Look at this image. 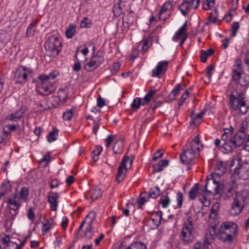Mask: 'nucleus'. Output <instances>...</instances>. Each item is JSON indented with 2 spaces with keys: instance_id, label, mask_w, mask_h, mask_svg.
I'll return each mask as SVG.
<instances>
[{
  "instance_id": "obj_1",
  "label": "nucleus",
  "mask_w": 249,
  "mask_h": 249,
  "mask_svg": "<svg viewBox=\"0 0 249 249\" xmlns=\"http://www.w3.org/2000/svg\"><path fill=\"white\" fill-rule=\"evenodd\" d=\"M245 88L242 85L231 89L229 97L230 108L234 111H238L242 114H245L249 109L245 101Z\"/></svg>"
},
{
  "instance_id": "obj_2",
  "label": "nucleus",
  "mask_w": 249,
  "mask_h": 249,
  "mask_svg": "<svg viewBox=\"0 0 249 249\" xmlns=\"http://www.w3.org/2000/svg\"><path fill=\"white\" fill-rule=\"evenodd\" d=\"M59 72L54 70L48 74H40L38 76V81L36 85L37 93L42 96H48L52 93L55 89L54 83L52 80L55 79Z\"/></svg>"
},
{
  "instance_id": "obj_3",
  "label": "nucleus",
  "mask_w": 249,
  "mask_h": 249,
  "mask_svg": "<svg viewBox=\"0 0 249 249\" xmlns=\"http://www.w3.org/2000/svg\"><path fill=\"white\" fill-rule=\"evenodd\" d=\"M238 226L232 221L222 222L219 228V239L223 242L231 243L237 237Z\"/></svg>"
},
{
  "instance_id": "obj_4",
  "label": "nucleus",
  "mask_w": 249,
  "mask_h": 249,
  "mask_svg": "<svg viewBox=\"0 0 249 249\" xmlns=\"http://www.w3.org/2000/svg\"><path fill=\"white\" fill-rule=\"evenodd\" d=\"M243 72L241 58L239 57L236 59L235 64L232 66L231 84V89L236 88L238 85H242L244 87V86L248 84V82L243 79L241 77Z\"/></svg>"
},
{
  "instance_id": "obj_5",
  "label": "nucleus",
  "mask_w": 249,
  "mask_h": 249,
  "mask_svg": "<svg viewBox=\"0 0 249 249\" xmlns=\"http://www.w3.org/2000/svg\"><path fill=\"white\" fill-rule=\"evenodd\" d=\"M62 46L60 37L58 35L50 36L45 43V48L50 56L54 57L60 52Z\"/></svg>"
},
{
  "instance_id": "obj_6",
  "label": "nucleus",
  "mask_w": 249,
  "mask_h": 249,
  "mask_svg": "<svg viewBox=\"0 0 249 249\" xmlns=\"http://www.w3.org/2000/svg\"><path fill=\"white\" fill-rule=\"evenodd\" d=\"M32 72L31 68L19 66L14 72L13 81L16 84L24 85L31 78Z\"/></svg>"
},
{
  "instance_id": "obj_7",
  "label": "nucleus",
  "mask_w": 249,
  "mask_h": 249,
  "mask_svg": "<svg viewBox=\"0 0 249 249\" xmlns=\"http://www.w3.org/2000/svg\"><path fill=\"white\" fill-rule=\"evenodd\" d=\"M202 146L199 135H197L190 142L188 148V164H193L196 162V158L198 155Z\"/></svg>"
},
{
  "instance_id": "obj_8",
  "label": "nucleus",
  "mask_w": 249,
  "mask_h": 249,
  "mask_svg": "<svg viewBox=\"0 0 249 249\" xmlns=\"http://www.w3.org/2000/svg\"><path fill=\"white\" fill-rule=\"evenodd\" d=\"M96 217V214L95 212H90L85 217L84 221L81 224L76 232V237L78 236L79 231L82 229L84 225L86 223L88 226L84 231V237L87 239H90L93 235L92 224Z\"/></svg>"
},
{
  "instance_id": "obj_9",
  "label": "nucleus",
  "mask_w": 249,
  "mask_h": 249,
  "mask_svg": "<svg viewBox=\"0 0 249 249\" xmlns=\"http://www.w3.org/2000/svg\"><path fill=\"white\" fill-rule=\"evenodd\" d=\"M219 177L216 176L215 173H212L207 176L205 185V189L207 192L214 195L220 193L223 185L217 180V178Z\"/></svg>"
},
{
  "instance_id": "obj_10",
  "label": "nucleus",
  "mask_w": 249,
  "mask_h": 249,
  "mask_svg": "<svg viewBox=\"0 0 249 249\" xmlns=\"http://www.w3.org/2000/svg\"><path fill=\"white\" fill-rule=\"evenodd\" d=\"M246 137V134L236 133L233 137L229 139V142H227L224 145V149L228 152L232 151L243 143Z\"/></svg>"
},
{
  "instance_id": "obj_11",
  "label": "nucleus",
  "mask_w": 249,
  "mask_h": 249,
  "mask_svg": "<svg viewBox=\"0 0 249 249\" xmlns=\"http://www.w3.org/2000/svg\"><path fill=\"white\" fill-rule=\"evenodd\" d=\"M133 160L130 158L125 156L118 168V172L116 176V180L118 182L123 181L126 174L127 170L130 168Z\"/></svg>"
},
{
  "instance_id": "obj_12",
  "label": "nucleus",
  "mask_w": 249,
  "mask_h": 249,
  "mask_svg": "<svg viewBox=\"0 0 249 249\" xmlns=\"http://www.w3.org/2000/svg\"><path fill=\"white\" fill-rule=\"evenodd\" d=\"M239 160H235L232 161L230 166L231 171H234L235 174L240 176V178H243L245 179L248 177L249 174V165L247 163H242L240 164Z\"/></svg>"
},
{
  "instance_id": "obj_13",
  "label": "nucleus",
  "mask_w": 249,
  "mask_h": 249,
  "mask_svg": "<svg viewBox=\"0 0 249 249\" xmlns=\"http://www.w3.org/2000/svg\"><path fill=\"white\" fill-rule=\"evenodd\" d=\"M104 57L102 53L97 52L90 59L89 62L85 65V69L87 71H92L97 68L104 62Z\"/></svg>"
},
{
  "instance_id": "obj_14",
  "label": "nucleus",
  "mask_w": 249,
  "mask_h": 249,
  "mask_svg": "<svg viewBox=\"0 0 249 249\" xmlns=\"http://www.w3.org/2000/svg\"><path fill=\"white\" fill-rule=\"evenodd\" d=\"M216 237L219 239V231H217L216 226L209 227V232L206 234L203 242L204 248L208 249L211 243Z\"/></svg>"
},
{
  "instance_id": "obj_15",
  "label": "nucleus",
  "mask_w": 249,
  "mask_h": 249,
  "mask_svg": "<svg viewBox=\"0 0 249 249\" xmlns=\"http://www.w3.org/2000/svg\"><path fill=\"white\" fill-rule=\"evenodd\" d=\"M187 38V20L183 25L175 33L173 40L175 42L180 41L179 46L181 47Z\"/></svg>"
},
{
  "instance_id": "obj_16",
  "label": "nucleus",
  "mask_w": 249,
  "mask_h": 249,
  "mask_svg": "<svg viewBox=\"0 0 249 249\" xmlns=\"http://www.w3.org/2000/svg\"><path fill=\"white\" fill-rule=\"evenodd\" d=\"M168 63L167 61L159 62L155 68L152 70V76L159 77L160 75L164 74L167 70Z\"/></svg>"
},
{
  "instance_id": "obj_17",
  "label": "nucleus",
  "mask_w": 249,
  "mask_h": 249,
  "mask_svg": "<svg viewBox=\"0 0 249 249\" xmlns=\"http://www.w3.org/2000/svg\"><path fill=\"white\" fill-rule=\"evenodd\" d=\"M59 196L58 193L50 191L47 196L48 201L50 203V208L53 211H55L58 206V198Z\"/></svg>"
},
{
  "instance_id": "obj_18",
  "label": "nucleus",
  "mask_w": 249,
  "mask_h": 249,
  "mask_svg": "<svg viewBox=\"0 0 249 249\" xmlns=\"http://www.w3.org/2000/svg\"><path fill=\"white\" fill-rule=\"evenodd\" d=\"M25 111V108L21 107L18 109L7 116L6 119L11 121L18 122L24 117Z\"/></svg>"
},
{
  "instance_id": "obj_19",
  "label": "nucleus",
  "mask_w": 249,
  "mask_h": 249,
  "mask_svg": "<svg viewBox=\"0 0 249 249\" xmlns=\"http://www.w3.org/2000/svg\"><path fill=\"white\" fill-rule=\"evenodd\" d=\"M243 209V207L240 204V201L236 197L233 199L231 209V214L233 215H236L240 213Z\"/></svg>"
},
{
  "instance_id": "obj_20",
  "label": "nucleus",
  "mask_w": 249,
  "mask_h": 249,
  "mask_svg": "<svg viewBox=\"0 0 249 249\" xmlns=\"http://www.w3.org/2000/svg\"><path fill=\"white\" fill-rule=\"evenodd\" d=\"M204 115V112L201 111L197 115H194V112L192 111L190 115L192 120L190 122V126H197L202 122V118Z\"/></svg>"
},
{
  "instance_id": "obj_21",
  "label": "nucleus",
  "mask_w": 249,
  "mask_h": 249,
  "mask_svg": "<svg viewBox=\"0 0 249 249\" xmlns=\"http://www.w3.org/2000/svg\"><path fill=\"white\" fill-rule=\"evenodd\" d=\"M124 143L122 140L116 142L112 147V151L115 155H121L124 150Z\"/></svg>"
},
{
  "instance_id": "obj_22",
  "label": "nucleus",
  "mask_w": 249,
  "mask_h": 249,
  "mask_svg": "<svg viewBox=\"0 0 249 249\" xmlns=\"http://www.w3.org/2000/svg\"><path fill=\"white\" fill-rule=\"evenodd\" d=\"M185 87L186 85L184 83L178 84L175 87V88L169 95V99L170 101L176 99L177 96L179 93V91L183 90L185 88Z\"/></svg>"
},
{
  "instance_id": "obj_23",
  "label": "nucleus",
  "mask_w": 249,
  "mask_h": 249,
  "mask_svg": "<svg viewBox=\"0 0 249 249\" xmlns=\"http://www.w3.org/2000/svg\"><path fill=\"white\" fill-rule=\"evenodd\" d=\"M17 194H16L14 195L13 197L8 198L7 200L8 206L10 208V209L15 211L18 210L20 206V204L17 201Z\"/></svg>"
},
{
  "instance_id": "obj_24",
  "label": "nucleus",
  "mask_w": 249,
  "mask_h": 249,
  "mask_svg": "<svg viewBox=\"0 0 249 249\" xmlns=\"http://www.w3.org/2000/svg\"><path fill=\"white\" fill-rule=\"evenodd\" d=\"M102 191L98 187L96 186L91 189L88 194L92 201L95 200L101 196Z\"/></svg>"
},
{
  "instance_id": "obj_25",
  "label": "nucleus",
  "mask_w": 249,
  "mask_h": 249,
  "mask_svg": "<svg viewBox=\"0 0 249 249\" xmlns=\"http://www.w3.org/2000/svg\"><path fill=\"white\" fill-rule=\"evenodd\" d=\"M248 127V122L246 120L236 123L234 128L238 133H244L246 134V130Z\"/></svg>"
},
{
  "instance_id": "obj_26",
  "label": "nucleus",
  "mask_w": 249,
  "mask_h": 249,
  "mask_svg": "<svg viewBox=\"0 0 249 249\" xmlns=\"http://www.w3.org/2000/svg\"><path fill=\"white\" fill-rule=\"evenodd\" d=\"M226 164L222 161H218L215 166V170L217 171L216 176H219L221 174H224L226 171Z\"/></svg>"
},
{
  "instance_id": "obj_27",
  "label": "nucleus",
  "mask_w": 249,
  "mask_h": 249,
  "mask_svg": "<svg viewBox=\"0 0 249 249\" xmlns=\"http://www.w3.org/2000/svg\"><path fill=\"white\" fill-rule=\"evenodd\" d=\"M190 218H191V217H189V218H188L187 228H188V233L189 234V236L188 237V241H192L193 240V239L196 235V231H195V229L193 227L192 222L190 220Z\"/></svg>"
},
{
  "instance_id": "obj_28",
  "label": "nucleus",
  "mask_w": 249,
  "mask_h": 249,
  "mask_svg": "<svg viewBox=\"0 0 249 249\" xmlns=\"http://www.w3.org/2000/svg\"><path fill=\"white\" fill-rule=\"evenodd\" d=\"M58 97L63 103H65L68 100L69 95L68 91L66 90V88H60L58 90Z\"/></svg>"
},
{
  "instance_id": "obj_29",
  "label": "nucleus",
  "mask_w": 249,
  "mask_h": 249,
  "mask_svg": "<svg viewBox=\"0 0 249 249\" xmlns=\"http://www.w3.org/2000/svg\"><path fill=\"white\" fill-rule=\"evenodd\" d=\"M215 51L212 48H210L207 51H201V60L202 62L205 63L209 56L212 55Z\"/></svg>"
},
{
  "instance_id": "obj_30",
  "label": "nucleus",
  "mask_w": 249,
  "mask_h": 249,
  "mask_svg": "<svg viewBox=\"0 0 249 249\" xmlns=\"http://www.w3.org/2000/svg\"><path fill=\"white\" fill-rule=\"evenodd\" d=\"M76 33V26L71 24L69 25L65 31V35L67 38H72Z\"/></svg>"
},
{
  "instance_id": "obj_31",
  "label": "nucleus",
  "mask_w": 249,
  "mask_h": 249,
  "mask_svg": "<svg viewBox=\"0 0 249 249\" xmlns=\"http://www.w3.org/2000/svg\"><path fill=\"white\" fill-rule=\"evenodd\" d=\"M158 90L157 89H151L145 95L143 99L142 105L148 104L151 101L152 97L157 93Z\"/></svg>"
},
{
  "instance_id": "obj_32",
  "label": "nucleus",
  "mask_w": 249,
  "mask_h": 249,
  "mask_svg": "<svg viewBox=\"0 0 249 249\" xmlns=\"http://www.w3.org/2000/svg\"><path fill=\"white\" fill-rule=\"evenodd\" d=\"M158 90L157 89H151L145 95L143 99L142 105L148 104L151 101L152 97L157 93Z\"/></svg>"
},
{
  "instance_id": "obj_33",
  "label": "nucleus",
  "mask_w": 249,
  "mask_h": 249,
  "mask_svg": "<svg viewBox=\"0 0 249 249\" xmlns=\"http://www.w3.org/2000/svg\"><path fill=\"white\" fill-rule=\"evenodd\" d=\"M219 206L220 205L218 202H215L213 204L209 215L210 218L214 219L217 216L219 209Z\"/></svg>"
},
{
  "instance_id": "obj_34",
  "label": "nucleus",
  "mask_w": 249,
  "mask_h": 249,
  "mask_svg": "<svg viewBox=\"0 0 249 249\" xmlns=\"http://www.w3.org/2000/svg\"><path fill=\"white\" fill-rule=\"evenodd\" d=\"M58 130L53 127V130L51 131L47 136L48 141L50 142H53L57 139Z\"/></svg>"
},
{
  "instance_id": "obj_35",
  "label": "nucleus",
  "mask_w": 249,
  "mask_h": 249,
  "mask_svg": "<svg viewBox=\"0 0 249 249\" xmlns=\"http://www.w3.org/2000/svg\"><path fill=\"white\" fill-rule=\"evenodd\" d=\"M142 98L137 97L135 98L132 103L131 104V107H132L133 111H137L142 105Z\"/></svg>"
},
{
  "instance_id": "obj_36",
  "label": "nucleus",
  "mask_w": 249,
  "mask_h": 249,
  "mask_svg": "<svg viewBox=\"0 0 249 249\" xmlns=\"http://www.w3.org/2000/svg\"><path fill=\"white\" fill-rule=\"evenodd\" d=\"M19 194L20 198L23 201H26L29 195V191L26 187H22Z\"/></svg>"
},
{
  "instance_id": "obj_37",
  "label": "nucleus",
  "mask_w": 249,
  "mask_h": 249,
  "mask_svg": "<svg viewBox=\"0 0 249 249\" xmlns=\"http://www.w3.org/2000/svg\"><path fill=\"white\" fill-rule=\"evenodd\" d=\"M125 249H147L146 246L141 242L131 244Z\"/></svg>"
},
{
  "instance_id": "obj_38",
  "label": "nucleus",
  "mask_w": 249,
  "mask_h": 249,
  "mask_svg": "<svg viewBox=\"0 0 249 249\" xmlns=\"http://www.w3.org/2000/svg\"><path fill=\"white\" fill-rule=\"evenodd\" d=\"M160 190L158 187H155L150 189L149 192V196L152 198H156L160 195Z\"/></svg>"
},
{
  "instance_id": "obj_39",
  "label": "nucleus",
  "mask_w": 249,
  "mask_h": 249,
  "mask_svg": "<svg viewBox=\"0 0 249 249\" xmlns=\"http://www.w3.org/2000/svg\"><path fill=\"white\" fill-rule=\"evenodd\" d=\"M214 4V0H203L202 2L203 9L208 10L213 7Z\"/></svg>"
},
{
  "instance_id": "obj_40",
  "label": "nucleus",
  "mask_w": 249,
  "mask_h": 249,
  "mask_svg": "<svg viewBox=\"0 0 249 249\" xmlns=\"http://www.w3.org/2000/svg\"><path fill=\"white\" fill-rule=\"evenodd\" d=\"M199 184L196 183L189 192V197L191 199H195L198 194V189Z\"/></svg>"
},
{
  "instance_id": "obj_41",
  "label": "nucleus",
  "mask_w": 249,
  "mask_h": 249,
  "mask_svg": "<svg viewBox=\"0 0 249 249\" xmlns=\"http://www.w3.org/2000/svg\"><path fill=\"white\" fill-rule=\"evenodd\" d=\"M180 162L183 165L187 164V149L184 147L182 149V152L179 155Z\"/></svg>"
},
{
  "instance_id": "obj_42",
  "label": "nucleus",
  "mask_w": 249,
  "mask_h": 249,
  "mask_svg": "<svg viewBox=\"0 0 249 249\" xmlns=\"http://www.w3.org/2000/svg\"><path fill=\"white\" fill-rule=\"evenodd\" d=\"M218 16V10L217 9H215L213 12L210 14V15L208 18V22L214 23L217 20Z\"/></svg>"
},
{
  "instance_id": "obj_43",
  "label": "nucleus",
  "mask_w": 249,
  "mask_h": 249,
  "mask_svg": "<svg viewBox=\"0 0 249 249\" xmlns=\"http://www.w3.org/2000/svg\"><path fill=\"white\" fill-rule=\"evenodd\" d=\"M172 9V5L170 1H167L162 5L160 9V11L167 13H171Z\"/></svg>"
},
{
  "instance_id": "obj_44",
  "label": "nucleus",
  "mask_w": 249,
  "mask_h": 249,
  "mask_svg": "<svg viewBox=\"0 0 249 249\" xmlns=\"http://www.w3.org/2000/svg\"><path fill=\"white\" fill-rule=\"evenodd\" d=\"M102 151V147L100 146H97L96 147V149L94 150L92 152L93 160L96 161L99 159V155L101 154Z\"/></svg>"
},
{
  "instance_id": "obj_45",
  "label": "nucleus",
  "mask_w": 249,
  "mask_h": 249,
  "mask_svg": "<svg viewBox=\"0 0 249 249\" xmlns=\"http://www.w3.org/2000/svg\"><path fill=\"white\" fill-rule=\"evenodd\" d=\"M167 194L165 196H162L160 199V203L161 204L163 208H166L168 207L170 203V199Z\"/></svg>"
},
{
  "instance_id": "obj_46",
  "label": "nucleus",
  "mask_w": 249,
  "mask_h": 249,
  "mask_svg": "<svg viewBox=\"0 0 249 249\" xmlns=\"http://www.w3.org/2000/svg\"><path fill=\"white\" fill-rule=\"evenodd\" d=\"M109 69L112 74H115L119 71L120 69V64L118 62H114L110 67Z\"/></svg>"
},
{
  "instance_id": "obj_47",
  "label": "nucleus",
  "mask_w": 249,
  "mask_h": 249,
  "mask_svg": "<svg viewBox=\"0 0 249 249\" xmlns=\"http://www.w3.org/2000/svg\"><path fill=\"white\" fill-rule=\"evenodd\" d=\"M200 0H192L190 1H188V9L189 8L196 9L199 5Z\"/></svg>"
},
{
  "instance_id": "obj_48",
  "label": "nucleus",
  "mask_w": 249,
  "mask_h": 249,
  "mask_svg": "<svg viewBox=\"0 0 249 249\" xmlns=\"http://www.w3.org/2000/svg\"><path fill=\"white\" fill-rule=\"evenodd\" d=\"M12 241H10V237L9 235H6L3 237L1 238L0 240V245H3L4 247H7L10 243Z\"/></svg>"
},
{
  "instance_id": "obj_49",
  "label": "nucleus",
  "mask_w": 249,
  "mask_h": 249,
  "mask_svg": "<svg viewBox=\"0 0 249 249\" xmlns=\"http://www.w3.org/2000/svg\"><path fill=\"white\" fill-rule=\"evenodd\" d=\"M186 235H187V224L184 222L183 224V227L182 228V231H181L180 237L185 243H186V242L187 241V240H186Z\"/></svg>"
},
{
  "instance_id": "obj_50",
  "label": "nucleus",
  "mask_w": 249,
  "mask_h": 249,
  "mask_svg": "<svg viewBox=\"0 0 249 249\" xmlns=\"http://www.w3.org/2000/svg\"><path fill=\"white\" fill-rule=\"evenodd\" d=\"M171 14V13H167L160 10L159 14V19L165 21L170 16Z\"/></svg>"
},
{
  "instance_id": "obj_51",
  "label": "nucleus",
  "mask_w": 249,
  "mask_h": 249,
  "mask_svg": "<svg viewBox=\"0 0 249 249\" xmlns=\"http://www.w3.org/2000/svg\"><path fill=\"white\" fill-rule=\"evenodd\" d=\"M100 118H97V120H94L93 124V128H92V133L96 135L97 132L100 127Z\"/></svg>"
},
{
  "instance_id": "obj_52",
  "label": "nucleus",
  "mask_w": 249,
  "mask_h": 249,
  "mask_svg": "<svg viewBox=\"0 0 249 249\" xmlns=\"http://www.w3.org/2000/svg\"><path fill=\"white\" fill-rule=\"evenodd\" d=\"M150 42L151 40L148 39H145L143 41V44L142 47V51L143 53H144L148 50L150 44H151Z\"/></svg>"
},
{
  "instance_id": "obj_53",
  "label": "nucleus",
  "mask_w": 249,
  "mask_h": 249,
  "mask_svg": "<svg viewBox=\"0 0 249 249\" xmlns=\"http://www.w3.org/2000/svg\"><path fill=\"white\" fill-rule=\"evenodd\" d=\"M214 66L213 64L208 66L206 69V76L209 78V81H210V80L212 78V71L214 70Z\"/></svg>"
},
{
  "instance_id": "obj_54",
  "label": "nucleus",
  "mask_w": 249,
  "mask_h": 249,
  "mask_svg": "<svg viewBox=\"0 0 249 249\" xmlns=\"http://www.w3.org/2000/svg\"><path fill=\"white\" fill-rule=\"evenodd\" d=\"M239 28V24L238 22H234L232 23L231 26L232 35L231 36H235L236 35L237 32Z\"/></svg>"
},
{
  "instance_id": "obj_55",
  "label": "nucleus",
  "mask_w": 249,
  "mask_h": 249,
  "mask_svg": "<svg viewBox=\"0 0 249 249\" xmlns=\"http://www.w3.org/2000/svg\"><path fill=\"white\" fill-rule=\"evenodd\" d=\"M160 105L161 103L160 102H154L150 105L149 108L148 109V112L150 113L153 112L155 109H156L158 107H160Z\"/></svg>"
},
{
  "instance_id": "obj_56",
  "label": "nucleus",
  "mask_w": 249,
  "mask_h": 249,
  "mask_svg": "<svg viewBox=\"0 0 249 249\" xmlns=\"http://www.w3.org/2000/svg\"><path fill=\"white\" fill-rule=\"evenodd\" d=\"M73 115V111L71 110H68L63 113V118L65 121H69L71 119Z\"/></svg>"
},
{
  "instance_id": "obj_57",
  "label": "nucleus",
  "mask_w": 249,
  "mask_h": 249,
  "mask_svg": "<svg viewBox=\"0 0 249 249\" xmlns=\"http://www.w3.org/2000/svg\"><path fill=\"white\" fill-rule=\"evenodd\" d=\"M183 199V194L180 192H178L177 194V202H178L177 208H179L181 207V206L182 205Z\"/></svg>"
},
{
  "instance_id": "obj_58",
  "label": "nucleus",
  "mask_w": 249,
  "mask_h": 249,
  "mask_svg": "<svg viewBox=\"0 0 249 249\" xmlns=\"http://www.w3.org/2000/svg\"><path fill=\"white\" fill-rule=\"evenodd\" d=\"M142 193H141L137 199V203L139 204L140 207L141 208L145 203L147 201V199L144 196H142Z\"/></svg>"
},
{
  "instance_id": "obj_59",
  "label": "nucleus",
  "mask_w": 249,
  "mask_h": 249,
  "mask_svg": "<svg viewBox=\"0 0 249 249\" xmlns=\"http://www.w3.org/2000/svg\"><path fill=\"white\" fill-rule=\"evenodd\" d=\"M179 9L184 16L187 15V0H184L179 7Z\"/></svg>"
},
{
  "instance_id": "obj_60",
  "label": "nucleus",
  "mask_w": 249,
  "mask_h": 249,
  "mask_svg": "<svg viewBox=\"0 0 249 249\" xmlns=\"http://www.w3.org/2000/svg\"><path fill=\"white\" fill-rule=\"evenodd\" d=\"M4 249H20V247L17 243L12 241L7 247H4Z\"/></svg>"
},
{
  "instance_id": "obj_61",
  "label": "nucleus",
  "mask_w": 249,
  "mask_h": 249,
  "mask_svg": "<svg viewBox=\"0 0 249 249\" xmlns=\"http://www.w3.org/2000/svg\"><path fill=\"white\" fill-rule=\"evenodd\" d=\"M78 52L76 53V54L75 55V58L77 61L76 62H75L74 64V66L73 67V70L75 71H78L81 70V67L80 63L79 61V60L77 58V55Z\"/></svg>"
},
{
  "instance_id": "obj_62",
  "label": "nucleus",
  "mask_w": 249,
  "mask_h": 249,
  "mask_svg": "<svg viewBox=\"0 0 249 249\" xmlns=\"http://www.w3.org/2000/svg\"><path fill=\"white\" fill-rule=\"evenodd\" d=\"M114 137L115 136L113 135H109L107 136V139L105 140L106 147H108L110 146V144L113 142Z\"/></svg>"
},
{
  "instance_id": "obj_63",
  "label": "nucleus",
  "mask_w": 249,
  "mask_h": 249,
  "mask_svg": "<svg viewBox=\"0 0 249 249\" xmlns=\"http://www.w3.org/2000/svg\"><path fill=\"white\" fill-rule=\"evenodd\" d=\"M68 224V219L66 216H64L62 218V222L61 223V225L62 226V228L64 231H66L67 225Z\"/></svg>"
},
{
  "instance_id": "obj_64",
  "label": "nucleus",
  "mask_w": 249,
  "mask_h": 249,
  "mask_svg": "<svg viewBox=\"0 0 249 249\" xmlns=\"http://www.w3.org/2000/svg\"><path fill=\"white\" fill-rule=\"evenodd\" d=\"M27 217L29 220L33 221L35 219V213L32 208H30L27 213Z\"/></svg>"
}]
</instances>
